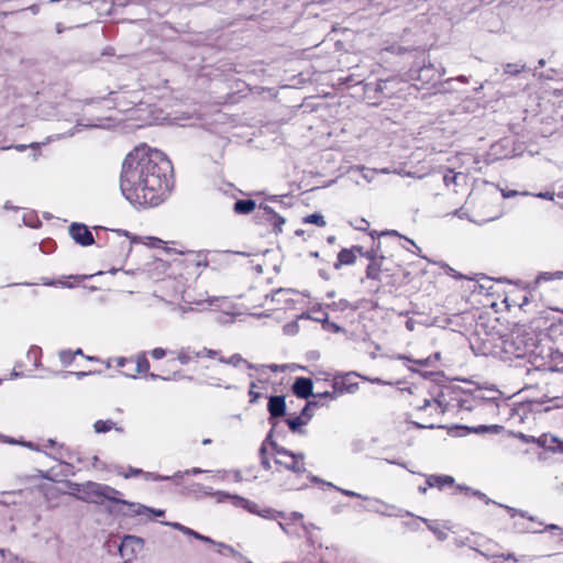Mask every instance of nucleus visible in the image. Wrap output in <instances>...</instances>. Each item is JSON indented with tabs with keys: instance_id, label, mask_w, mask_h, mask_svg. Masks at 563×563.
<instances>
[{
	"instance_id": "nucleus-47",
	"label": "nucleus",
	"mask_w": 563,
	"mask_h": 563,
	"mask_svg": "<svg viewBox=\"0 0 563 563\" xmlns=\"http://www.w3.org/2000/svg\"><path fill=\"white\" fill-rule=\"evenodd\" d=\"M56 31H57V33H60V32H62L60 23H57V24H56Z\"/></svg>"
},
{
	"instance_id": "nucleus-14",
	"label": "nucleus",
	"mask_w": 563,
	"mask_h": 563,
	"mask_svg": "<svg viewBox=\"0 0 563 563\" xmlns=\"http://www.w3.org/2000/svg\"><path fill=\"white\" fill-rule=\"evenodd\" d=\"M350 375L345 376H334L332 379V387L334 389V394H342L344 391H352L351 387H346V382L349 380Z\"/></svg>"
},
{
	"instance_id": "nucleus-7",
	"label": "nucleus",
	"mask_w": 563,
	"mask_h": 563,
	"mask_svg": "<svg viewBox=\"0 0 563 563\" xmlns=\"http://www.w3.org/2000/svg\"><path fill=\"white\" fill-rule=\"evenodd\" d=\"M69 232L71 238L81 245L86 246L93 243V238L85 225L73 224Z\"/></svg>"
},
{
	"instance_id": "nucleus-30",
	"label": "nucleus",
	"mask_w": 563,
	"mask_h": 563,
	"mask_svg": "<svg viewBox=\"0 0 563 563\" xmlns=\"http://www.w3.org/2000/svg\"><path fill=\"white\" fill-rule=\"evenodd\" d=\"M429 529H430V531H432V532L434 533V536H435L438 539L442 540V539H445V538H446V532H445L444 530H442V529H438V528H435L434 526H430V527H429Z\"/></svg>"
},
{
	"instance_id": "nucleus-49",
	"label": "nucleus",
	"mask_w": 563,
	"mask_h": 563,
	"mask_svg": "<svg viewBox=\"0 0 563 563\" xmlns=\"http://www.w3.org/2000/svg\"><path fill=\"white\" fill-rule=\"evenodd\" d=\"M250 394L254 395V399L257 397V395H255V390H253V387L251 388Z\"/></svg>"
},
{
	"instance_id": "nucleus-41",
	"label": "nucleus",
	"mask_w": 563,
	"mask_h": 563,
	"mask_svg": "<svg viewBox=\"0 0 563 563\" xmlns=\"http://www.w3.org/2000/svg\"><path fill=\"white\" fill-rule=\"evenodd\" d=\"M538 197L553 200V195L552 194H539Z\"/></svg>"
},
{
	"instance_id": "nucleus-31",
	"label": "nucleus",
	"mask_w": 563,
	"mask_h": 563,
	"mask_svg": "<svg viewBox=\"0 0 563 563\" xmlns=\"http://www.w3.org/2000/svg\"><path fill=\"white\" fill-rule=\"evenodd\" d=\"M217 355V353L214 351H211V350H201L199 351L196 356L197 357H214Z\"/></svg>"
},
{
	"instance_id": "nucleus-6",
	"label": "nucleus",
	"mask_w": 563,
	"mask_h": 563,
	"mask_svg": "<svg viewBox=\"0 0 563 563\" xmlns=\"http://www.w3.org/2000/svg\"><path fill=\"white\" fill-rule=\"evenodd\" d=\"M86 489V498L92 503H99L102 497H110L111 493L114 490L110 487L102 486L97 483H88L85 487Z\"/></svg>"
},
{
	"instance_id": "nucleus-2",
	"label": "nucleus",
	"mask_w": 563,
	"mask_h": 563,
	"mask_svg": "<svg viewBox=\"0 0 563 563\" xmlns=\"http://www.w3.org/2000/svg\"><path fill=\"white\" fill-rule=\"evenodd\" d=\"M144 113L145 110L136 109L133 112V118L140 120L141 123L130 124L129 128L133 129L152 124L178 123L189 118L188 115H170L169 113L162 115V113H157L156 111L148 113L146 117H144Z\"/></svg>"
},
{
	"instance_id": "nucleus-35",
	"label": "nucleus",
	"mask_w": 563,
	"mask_h": 563,
	"mask_svg": "<svg viewBox=\"0 0 563 563\" xmlns=\"http://www.w3.org/2000/svg\"><path fill=\"white\" fill-rule=\"evenodd\" d=\"M339 394H334V390L333 391H324V393H320L318 394L317 396L319 397H329L331 399H334Z\"/></svg>"
},
{
	"instance_id": "nucleus-25",
	"label": "nucleus",
	"mask_w": 563,
	"mask_h": 563,
	"mask_svg": "<svg viewBox=\"0 0 563 563\" xmlns=\"http://www.w3.org/2000/svg\"><path fill=\"white\" fill-rule=\"evenodd\" d=\"M119 475L123 476L124 478H130L132 476H136L142 474V471L139 468L130 467L128 471H119Z\"/></svg>"
},
{
	"instance_id": "nucleus-9",
	"label": "nucleus",
	"mask_w": 563,
	"mask_h": 563,
	"mask_svg": "<svg viewBox=\"0 0 563 563\" xmlns=\"http://www.w3.org/2000/svg\"><path fill=\"white\" fill-rule=\"evenodd\" d=\"M537 444L554 453L563 454V441L551 434H543L537 440Z\"/></svg>"
},
{
	"instance_id": "nucleus-8",
	"label": "nucleus",
	"mask_w": 563,
	"mask_h": 563,
	"mask_svg": "<svg viewBox=\"0 0 563 563\" xmlns=\"http://www.w3.org/2000/svg\"><path fill=\"white\" fill-rule=\"evenodd\" d=\"M450 393V387L442 388L434 396L433 400H424V409L433 408L439 412H444L446 407L449 406V401L446 400V395Z\"/></svg>"
},
{
	"instance_id": "nucleus-45",
	"label": "nucleus",
	"mask_w": 563,
	"mask_h": 563,
	"mask_svg": "<svg viewBox=\"0 0 563 563\" xmlns=\"http://www.w3.org/2000/svg\"><path fill=\"white\" fill-rule=\"evenodd\" d=\"M200 473V470L199 468H194L191 471H187L186 474H192V475H196V474H199Z\"/></svg>"
},
{
	"instance_id": "nucleus-20",
	"label": "nucleus",
	"mask_w": 563,
	"mask_h": 563,
	"mask_svg": "<svg viewBox=\"0 0 563 563\" xmlns=\"http://www.w3.org/2000/svg\"><path fill=\"white\" fill-rule=\"evenodd\" d=\"M269 222L274 225L276 232H282L283 225L285 224V219L275 212H271Z\"/></svg>"
},
{
	"instance_id": "nucleus-26",
	"label": "nucleus",
	"mask_w": 563,
	"mask_h": 563,
	"mask_svg": "<svg viewBox=\"0 0 563 563\" xmlns=\"http://www.w3.org/2000/svg\"><path fill=\"white\" fill-rule=\"evenodd\" d=\"M126 362H128V360H126V358H124V357H114V358L109 360V361L107 362V366H108V367H110V366H112V364L114 363V365H115V366H118V367H123V366L125 365V363H126Z\"/></svg>"
},
{
	"instance_id": "nucleus-39",
	"label": "nucleus",
	"mask_w": 563,
	"mask_h": 563,
	"mask_svg": "<svg viewBox=\"0 0 563 563\" xmlns=\"http://www.w3.org/2000/svg\"><path fill=\"white\" fill-rule=\"evenodd\" d=\"M501 194H503L504 198H510V197L516 196L518 192L515 190H510V191L501 190Z\"/></svg>"
},
{
	"instance_id": "nucleus-40",
	"label": "nucleus",
	"mask_w": 563,
	"mask_h": 563,
	"mask_svg": "<svg viewBox=\"0 0 563 563\" xmlns=\"http://www.w3.org/2000/svg\"><path fill=\"white\" fill-rule=\"evenodd\" d=\"M178 360H179V362H180V363L186 364V363H188V362H189L190 357H189V356H187V355H185L184 353H181V354L178 356Z\"/></svg>"
},
{
	"instance_id": "nucleus-36",
	"label": "nucleus",
	"mask_w": 563,
	"mask_h": 563,
	"mask_svg": "<svg viewBox=\"0 0 563 563\" xmlns=\"http://www.w3.org/2000/svg\"><path fill=\"white\" fill-rule=\"evenodd\" d=\"M166 525L178 530V531L184 530V526L180 523H177V522H166Z\"/></svg>"
},
{
	"instance_id": "nucleus-34",
	"label": "nucleus",
	"mask_w": 563,
	"mask_h": 563,
	"mask_svg": "<svg viewBox=\"0 0 563 563\" xmlns=\"http://www.w3.org/2000/svg\"><path fill=\"white\" fill-rule=\"evenodd\" d=\"M165 511L162 510V509H153L151 508L150 511H146V515H154V516H157V517H161V516H164Z\"/></svg>"
},
{
	"instance_id": "nucleus-21",
	"label": "nucleus",
	"mask_w": 563,
	"mask_h": 563,
	"mask_svg": "<svg viewBox=\"0 0 563 563\" xmlns=\"http://www.w3.org/2000/svg\"><path fill=\"white\" fill-rule=\"evenodd\" d=\"M466 176L462 173H453L450 172L448 175L444 176V181L446 185H450L451 183L456 184L460 181H465Z\"/></svg>"
},
{
	"instance_id": "nucleus-38",
	"label": "nucleus",
	"mask_w": 563,
	"mask_h": 563,
	"mask_svg": "<svg viewBox=\"0 0 563 563\" xmlns=\"http://www.w3.org/2000/svg\"><path fill=\"white\" fill-rule=\"evenodd\" d=\"M519 438H520L522 441H525V442H534V443H537V440H538V438L536 439V438H533V437H527V435H525V434H520V435H519Z\"/></svg>"
},
{
	"instance_id": "nucleus-37",
	"label": "nucleus",
	"mask_w": 563,
	"mask_h": 563,
	"mask_svg": "<svg viewBox=\"0 0 563 563\" xmlns=\"http://www.w3.org/2000/svg\"><path fill=\"white\" fill-rule=\"evenodd\" d=\"M180 532L189 534V536H194L196 538H200L198 533H196L195 531H192L191 529H189L185 526H184V530H181Z\"/></svg>"
},
{
	"instance_id": "nucleus-44",
	"label": "nucleus",
	"mask_w": 563,
	"mask_h": 563,
	"mask_svg": "<svg viewBox=\"0 0 563 563\" xmlns=\"http://www.w3.org/2000/svg\"><path fill=\"white\" fill-rule=\"evenodd\" d=\"M455 489H456V490H465V492H467V493H470V492H471V489H470L468 487H464V486H461V485L455 486Z\"/></svg>"
},
{
	"instance_id": "nucleus-48",
	"label": "nucleus",
	"mask_w": 563,
	"mask_h": 563,
	"mask_svg": "<svg viewBox=\"0 0 563 563\" xmlns=\"http://www.w3.org/2000/svg\"><path fill=\"white\" fill-rule=\"evenodd\" d=\"M343 493L345 495H347V496H354L355 495L353 492H350V490H344Z\"/></svg>"
},
{
	"instance_id": "nucleus-3",
	"label": "nucleus",
	"mask_w": 563,
	"mask_h": 563,
	"mask_svg": "<svg viewBox=\"0 0 563 563\" xmlns=\"http://www.w3.org/2000/svg\"><path fill=\"white\" fill-rule=\"evenodd\" d=\"M216 497H217V501H219V503H222L225 499H231L233 505L236 506V507H242V508L246 509L247 511H250L252 514H256V515H258L261 517H264V518H271L272 517V511L269 509L261 510L257 504H255V503H253L251 500L244 499L242 497L230 496V495L224 494V493H217Z\"/></svg>"
},
{
	"instance_id": "nucleus-53",
	"label": "nucleus",
	"mask_w": 563,
	"mask_h": 563,
	"mask_svg": "<svg viewBox=\"0 0 563 563\" xmlns=\"http://www.w3.org/2000/svg\"><path fill=\"white\" fill-rule=\"evenodd\" d=\"M30 146H31V147H37V144H36V143H34V144H31Z\"/></svg>"
},
{
	"instance_id": "nucleus-46",
	"label": "nucleus",
	"mask_w": 563,
	"mask_h": 563,
	"mask_svg": "<svg viewBox=\"0 0 563 563\" xmlns=\"http://www.w3.org/2000/svg\"><path fill=\"white\" fill-rule=\"evenodd\" d=\"M26 148V145H16L15 150L19 152H23Z\"/></svg>"
},
{
	"instance_id": "nucleus-16",
	"label": "nucleus",
	"mask_w": 563,
	"mask_h": 563,
	"mask_svg": "<svg viewBox=\"0 0 563 563\" xmlns=\"http://www.w3.org/2000/svg\"><path fill=\"white\" fill-rule=\"evenodd\" d=\"M255 206L253 200H239L234 205V210L239 213H250L255 209Z\"/></svg>"
},
{
	"instance_id": "nucleus-50",
	"label": "nucleus",
	"mask_w": 563,
	"mask_h": 563,
	"mask_svg": "<svg viewBox=\"0 0 563 563\" xmlns=\"http://www.w3.org/2000/svg\"><path fill=\"white\" fill-rule=\"evenodd\" d=\"M547 528H548V529H556L558 527H556V526H554V525H550V526H548Z\"/></svg>"
},
{
	"instance_id": "nucleus-29",
	"label": "nucleus",
	"mask_w": 563,
	"mask_h": 563,
	"mask_svg": "<svg viewBox=\"0 0 563 563\" xmlns=\"http://www.w3.org/2000/svg\"><path fill=\"white\" fill-rule=\"evenodd\" d=\"M521 69H522V66L507 64L506 67H505V73H507V74H517V73H520Z\"/></svg>"
},
{
	"instance_id": "nucleus-1",
	"label": "nucleus",
	"mask_w": 563,
	"mask_h": 563,
	"mask_svg": "<svg viewBox=\"0 0 563 563\" xmlns=\"http://www.w3.org/2000/svg\"><path fill=\"white\" fill-rule=\"evenodd\" d=\"M173 167L166 155L148 145L134 147L122 163L120 187L139 207L159 205L172 189Z\"/></svg>"
},
{
	"instance_id": "nucleus-19",
	"label": "nucleus",
	"mask_w": 563,
	"mask_h": 563,
	"mask_svg": "<svg viewBox=\"0 0 563 563\" xmlns=\"http://www.w3.org/2000/svg\"><path fill=\"white\" fill-rule=\"evenodd\" d=\"M136 363V369L135 373H146L150 369L148 361L146 360L145 355L141 354L137 355L135 358Z\"/></svg>"
},
{
	"instance_id": "nucleus-24",
	"label": "nucleus",
	"mask_w": 563,
	"mask_h": 563,
	"mask_svg": "<svg viewBox=\"0 0 563 563\" xmlns=\"http://www.w3.org/2000/svg\"><path fill=\"white\" fill-rule=\"evenodd\" d=\"M0 440L3 441V442H7L9 444H20V445H23V446H26L29 449H34L33 444L30 443V442H22V441H15L13 439H9V438H5L3 435H0Z\"/></svg>"
},
{
	"instance_id": "nucleus-32",
	"label": "nucleus",
	"mask_w": 563,
	"mask_h": 563,
	"mask_svg": "<svg viewBox=\"0 0 563 563\" xmlns=\"http://www.w3.org/2000/svg\"><path fill=\"white\" fill-rule=\"evenodd\" d=\"M241 361H242L241 357L233 356L228 362H224L222 358H219V364H232L233 366H238Z\"/></svg>"
},
{
	"instance_id": "nucleus-28",
	"label": "nucleus",
	"mask_w": 563,
	"mask_h": 563,
	"mask_svg": "<svg viewBox=\"0 0 563 563\" xmlns=\"http://www.w3.org/2000/svg\"><path fill=\"white\" fill-rule=\"evenodd\" d=\"M151 355L155 360H161L166 355V351L162 347H156L151 352Z\"/></svg>"
},
{
	"instance_id": "nucleus-51",
	"label": "nucleus",
	"mask_w": 563,
	"mask_h": 563,
	"mask_svg": "<svg viewBox=\"0 0 563 563\" xmlns=\"http://www.w3.org/2000/svg\"><path fill=\"white\" fill-rule=\"evenodd\" d=\"M539 65H540V66H544V60H543V59H540V60H539Z\"/></svg>"
},
{
	"instance_id": "nucleus-13",
	"label": "nucleus",
	"mask_w": 563,
	"mask_h": 563,
	"mask_svg": "<svg viewBox=\"0 0 563 563\" xmlns=\"http://www.w3.org/2000/svg\"><path fill=\"white\" fill-rule=\"evenodd\" d=\"M311 405H312V404L310 402V404H308V405L305 407V409L302 410V416H301V417H298V418L289 419V420H288V426H289V428H290L292 431H296L298 428H300L301 426L306 424V423L309 421V419H310L311 415H310V413H308V410H309V408H310V406H311Z\"/></svg>"
},
{
	"instance_id": "nucleus-52",
	"label": "nucleus",
	"mask_w": 563,
	"mask_h": 563,
	"mask_svg": "<svg viewBox=\"0 0 563 563\" xmlns=\"http://www.w3.org/2000/svg\"><path fill=\"white\" fill-rule=\"evenodd\" d=\"M407 327H408V329H411V328H412V324L408 321V322H407Z\"/></svg>"
},
{
	"instance_id": "nucleus-17",
	"label": "nucleus",
	"mask_w": 563,
	"mask_h": 563,
	"mask_svg": "<svg viewBox=\"0 0 563 563\" xmlns=\"http://www.w3.org/2000/svg\"><path fill=\"white\" fill-rule=\"evenodd\" d=\"M123 505H126L129 508H130V514L132 515H146V511H150L151 508L150 507H146L142 504H137V503H126V501H122Z\"/></svg>"
},
{
	"instance_id": "nucleus-15",
	"label": "nucleus",
	"mask_w": 563,
	"mask_h": 563,
	"mask_svg": "<svg viewBox=\"0 0 563 563\" xmlns=\"http://www.w3.org/2000/svg\"><path fill=\"white\" fill-rule=\"evenodd\" d=\"M355 254L352 250H342L338 255L335 268H339L342 265H351L355 262Z\"/></svg>"
},
{
	"instance_id": "nucleus-33",
	"label": "nucleus",
	"mask_w": 563,
	"mask_h": 563,
	"mask_svg": "<svg viewBox=\"0 0 563 563\" xmlns=\"http://www.w3.org/2000/svg\"><path fill=\"white\" fill-rule=\"evenodd\" d=\"M144 478L146 481H161V479H166L167 477H163V476H159V475H156L153 473H144Z\"/></svg>"
},
{
	"instance_id": "nucleus-18",
	"label": "nucleus",
	"mask_w": 563,
	"mask_h": 563,
	"mask_svg": "<svg viewBox=\"0 0 563 563\" xmlns=\"http://www.w3.org/2000/svg\"><path fill=\"white\" fill-rule=\"evenodd\" d=\"M112 428H114V423L111 420H98L93 424L97 433L110 431Z\"/></svg>"
},
{
	"instance_id": "nucleus-27",
	"label": "nucleus",
	"mask_w": 563,
	"mask_h": 563,
	"mask_svg": "<svg viewBox=\"0 0 563 563\" xmlns=\"http://www.w3.org/2000/svg\"><path fill=\"white\" fill-rule=\"evenodd\" d=\"M142 243L152 247H156L162 243V241L156 238H144Z\"/></svg>"
},
{
	"instance_id": "nucleus-43",
	"label": "nucleus",
	"mask_w": 563,
	"mask_h": 563,
	"mask_svg": "<svg viewBox=\"0 0 563 563\" xmlns=\"http://www.w3.org/2000/svg\"><path fill=\"white\" fill-rule=\"evenodd\" d=\"M472 494H473L474 496H478V498H481V499H485L486 501H488V500L486 499V496H485V495H483V494H482V493H479V492H472Z\"/></svg>"
},
{
	"instance_id": "nucleus-12",
	"label": "nucleus",
	"mask_w": 563,
	"mask_h": 563,
	"mask_svg": "<svg viewBox=\"0 0 563 563\" xmlns=\"http://www.w3.org/2000/svg\"><path fill=\"white\" fill-rule=\"evenodd\" d=\"M268 410L273 417H282L285 413V399L276 396L268 401Z\"/></svg>"
},
{
	"instance_id": "nucleus-23",
	"label": "nucleus",
	"mask_w": 563,
	"mask_h": 563,
	"mask_svg": "<svg viewBox=\"0 0 563 563\" xmlns=\"http://www.w3.org/2000/svg\"><path fill=\"white\" fill-rule=\"evenodd\" d=\"M503 428L497 424L493 426H479L474 429L476 433H483V432H492V433H498Z\"/></svg>"
},
{
	"instance_id": "nucleus-10",
	"label": "nucleus",
	"mask_w": 563,
	"mask_h": 563,
	"mask_svg": "<svg viewBox=\"0 0 563 563\" xmlns=\"http://www.w3.org/2000/svg\"><path fill=\"white\" fill-rule=\"evenodd\" d=\"M292 390L300 398H308L312 395V382L309 378L299 377L295 380Z\"/></svg>"
},
{
	"instance_id": "nucleus-4",
	"label": "nucleus",
	"mask_w": 563,
	"mask_h": 563,
	"mask_svg": "<svg viewBox=\"0 0 563 563\" xmlns=\"http://www.w3.org/2000/svg\"><path fill=\"white\" fill-rule=\"evenodd\" d=\"M275 461L277 464L283 465L286 468L292 470L295 472H302L305 470L303 456L295 455L294 453L285 449H276Z\"/></svg>"
},
{
	"instance_id": "nucleus-22",
	"label": "nucleus",
	"mask_w": 563,
	"mask_h": 563,
	"mask_svg": "<svg viewBox=\"0 0 563 563\" xmlns=\"http://www.w3.org/2000/svg\"><path fill=\"white\" fill-rule=\"evenodd\" d=\"M303 221L306 223L316 224L318 227H324L325 225L324 218L321 214H317V213L310 214V216L306 217Z\"/></svg>"
},
{
	"instance_id": "nucleus-11",
	"label": "nucleus",
	"mask_w": 563,
	"mask_h": 563,
	"mask_svg": "<svg viewBox=\"0 0 563 563\" xmlns=\"http://www.w3.org/2000/svg\"><path fill=\"white\" fill-rule=\"evenodd\" d=\"M427 484L429 487L444 489L446 487H453L454 478L449 475H429L427 477Z\"/></svg>"
},
{
	"instance_id": "nucleus-42",
	"label": "nucleus",
	"mask_w": 563,
	"mask_h": 563,
	"mask_svg": "<svg viewBox=\"0 0 563 563\" xmlns=\"http://www.w3.org/2000/svg\"><path fill=\"white\" fill-rule=\"evenodd\" d=\"M507 511L509 512L510 517L514 518L518 511L514 508H510V507H506Z\"/></svg>"
},
{
	"instance_id": "nucleus-54",
	"label": "nucleus",
	"mask_w": 563,
	"mask_h": 563,
	"mask_svg": "<svg viewBox=\"0 0 563 563\" xmlns=\"http://www.w3.org/2000/svg\"><path fill=\"white\" fill-rule=\"evenodd\" d=\"M85 373H77V376H84Z\"/></svg>"
},
{
	"instance_id": "nucleus-5",
	"label": "nucleus",
	"mask_w": 563,
	"mask_h": 563,
	"mask_svg": "<svg viewBox=\"0 0 563 563\" xmlns=\"http://www.w3.org/2000/svg\"><path fill=\"white\" fill-rule=\"evenodd\" d=\"M143 549L142 539L134 536H126L119 548L120 554L125 560H132Z\"/></svg>"
}]
</instances>
